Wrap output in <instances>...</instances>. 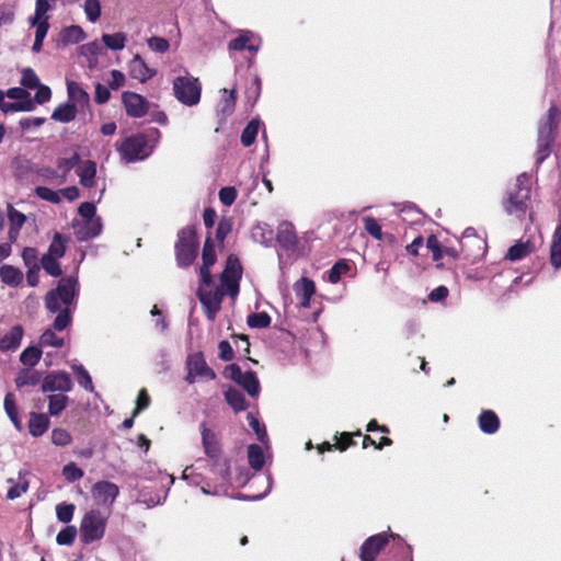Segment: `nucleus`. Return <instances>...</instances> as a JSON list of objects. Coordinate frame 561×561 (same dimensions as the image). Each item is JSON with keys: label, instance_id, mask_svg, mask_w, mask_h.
Masks as SVG:
<instances>
[{"label": "nucleus", "instance_id": "obj_1", "mask_svg": "<svg viewBox=\"0 0 561 561\" xmlns=\"http://www.w3.org/2000/svg\"><path fill=\"white\" fill-rule=\"evenodd\" d=\"M241 275L242 267L238 257L229 255L226 262V267L220 275V285H215L211 277L207 284L199 279L197 296L205 309L208 320L213 321L215 319L226 294L231 297H236L238 295Z\"/></svg>", "mask_w": 561, "mask_h": 561}, {"label": "nucleus", "instance_id": "obj_2", "mask_svg": "<svg viewBox=\"0 0 561 561\" xmlns=\"http://www.w3.org/2000/svg\"><path fill=\"white\" fill-rule=\"evenodd\" d=\"M78 294V280L75 277L61 278L56 289L47 293L45 298L46 308L50 312H58L54 328L62 331L70 322L68 306L71 305Z\"/></svg>", "mask_w": 561, "mask_h": 561}, {"label": "nucleus", "instance_id": "obj_3", "mask_svg": "<svg viewBox=\"0 0 561 561\" xmlns=\"http://www.w3.org/2000/svg\"><path fill=\"white\" fill-rule=\"evenodd\" d=\"M559 116V108L556 105H551L548 110L547 116L539 122L536 150L537 164L542 163L551 152Z\"/></svg>", "mask_w": 561, "mask_h": 561}, {"label": "nucleus", "instance_id": "obj_4", "mask_svg": "<svg viewBox=\"0 0 561 561\" xmlns=\"http://www.w3.org/2000/svg\"><path fill=\"white\" fill-rule=\"evenodd\" d=\"M529 199V178L524 173L517 178L516 185L507 193V197L504 201V209L508 215L523 219L527 215Z\"/></svg>", "mask_w": 561, "mask_h": 561}, {"label": "nucleus", "instance_id": "obj_5", "mask_svg": "<svg viewBox=\"0 0 561 561\" xmlns=\"http://www.w3.org/2000/svg\"><path fill=\"white\" fill-rule=\"evenodd\" d=\"M198 241L194 227H186L179 231L175 243L176 263L181 267L190 266L197 257Z\"/></svg>", "mask_w": 561, "mask_h": 561}, {"label": "nucleus", "instance_id": "obj_6", "mask_svg": "<svg viewBox=\"0 0 561 561\" xmlns=\"http://www.w3.org/2000/svg\"><path fill=\"white\" fill-rule=\"evenodd\" d=\"M173 93L179 102L186 106L198 104L202 93L199 80L191 75L176 77L173 82Z\"/></svg>", "mask_w": 561, "mask_h": 561}, {"label": "nucleus", "instance_id": "obj_7", "mask_svg": "<svg viewBox=\"0 0 561 561\" xmlns=\"http://www.w3.org/2000/svg\"><path fill=\"white\" fill-rule=\"evenodd\" d=\"M107 523V515L99 510H91L84 514L80 525V536L84 543H91L103 538Z\"/></svg>", "mask_w": 561, "mask_h": 561}, {"label": "nucleus", "instance_id": "obj_8", "mask_svg": "<svg viewBox=\"0 0 561 561\" xmlns=\"http://www.w3.org/2000/svg\"><path fill=\"white\" fill-rule=\"evenodd\" d=\"M117 150L123 160L134 162L144 160L152 152V147L148 144L145 135H134L119 144Z\"/></svg>", "mask_w": 561, "mask_h": 561}, {"label": "nucleus", "instance_id": "obj_9", "mask_svg": "<svg viewBox=\"0 0 561 561\" xmlns=\"http://www.w3.org/2000/svg\"><path fill=\"white\" fill-rule=\"evenodd\" d=\"M187 376L185 380L188 383H194L197 378L205 380H213L216 378V374L211 368L208 367L202 353H195L187 358Z\"/></svg>", "mask_w": 561, "mask_h": 561}, {"label": "nucleus", "instance_id": "obj_10", "mask_svg": "<svg viewBox=\"0 0 561 561\" xmlns=\"http://www.w3.org/2000/svg\"><path fill=\"white\" fill-rule=\"evenodd\" d=\"M390 537L396 538L397 535L380 533L366 539L360 548V560L375 561L380 550L388 543Z\"/></svg>", "mask_w": 561, "mask_h": 561}, {"label": "nucleus", "instance_id": "obj_11", "mask_svg": "<svg viewBox=\"0 0 561 561\" xmlns=\"http://www.w3.org/2000/svg\"><path fill=\"white\" fill-rule=\"evenodd\" d=\"M122 101L128 116L140 118L149 110V102L140 94L126 91L122 94Z\"/></svg>", "mask_w": 561, "mask_h": 561}, {"label": "nucleus", "instance_id": "obj_12", "mask_svg": "<svg viewBox=\"0 0 561 561\" xmlns=\"http://www.w3.org/2000/svg\"><path fill=\"white\" fill-rule=\"evenodd\" d=\"M72 389V381L66 371L49 373L42 382L43 392H69Z\"/></svg>", "mask_w": 561, "mask_h": 561}, {"label": "nucleus", "instance_id": "obj_13", "mask_svg": "<svg viewBox=\"0 0 561 561\" xmlns=\"http://www.w3.org/2000/svg\"><path fill=\"white\" fill-rule=\"evenodd\" d=\"M93 499L101 505H111L118 496V486L110 481H99L91 490Z\"/></svg>", "mask_w": 561, "mask_h": 561}, {"label": "nucleus", "instance_id": "obj_14", "mask_svg": "<svg viewBox=\"0 0 561 561\" xmlns=\"http://www.w3.org/2000/svg\"><path fill=\"white\" fill-rule=\"evenodd\" d=\"M216 251H215V244L214 241L208 237L205 240L203 252H202V261L203 264L199 267V278L203 283L207 284V282L210 279V266H213L216 262Z\"/></svg>", "mask_w": 561, "mask_h": 561}, {"label": "nucleus", "instance_id": "obj_15", "mask_svg": "<svg viewBox=\"0 0 561 561\" xmlns=\"http://www.w3.org/2000/svg\"><path fill=\"white\" fill-rule=\"evenodd\" d=\"M76 234L79 240H88L100 234L102 231V222L100 217L82 220L76 226Z\"/></svg>", "mask_w": 561, "mask_h": 561}, {"label": "nucleus", "instance_id": "obj_16", "mask_svg": "<svg viewBox=\"0 0 561 561\" xmlns=\"http://www.w3.org/2000/svg\"><path fill=\"white\" fill-rule=\"evenodd\" d=\"M128 71L131 78L142 83L156 76V70L149 68L139 55H136L130 60L128 65Z\"/></svg>", "mask_w": 561, "mask_h": 561}, {"label": "nucleus", "instance_id": "obj_17", "mask_svg": "<svg viewBox=\"0 0 561 561\" xmlns=\"http://www.w3.org/2000/svg\"><path fill=\"white\" fill-rule=\"evenodd\" d=\"M67 92L68 103L75 104L76 108H84L89 105L90 96L78 82L67 80Z\"/></svg>", "mask_w": 561, "mask_h": 561}, {"label": "nucleus", "instance_id": "obj_18", "mask_svg": "<svg viewBox=\"0 0 561 561\" xmlns=\"http://www.w3.org/2000/svg\"><path fill=\"white\" fill-rule=\"evenodd\" d=\"M294 290L300 306L304 308L309 307L310 298L316 290L314 283L307 277H302L294 285Z\"/></svg>", "mask_w": 561, "mask_h": 561}, {"label": "nucleus", "instance_id": "obj_19", "mask_svg": "<svg viewBox=\"0 0 561 561\" xmlns=\"http://www.w3.org/2000/svg\"><path fill=\"white\" fill-rule=\"evenodd\" d=\"M49 423L46 414L32 412L28 420V432L33 437H39L48 430Z\"/></svg>", "mask_w": 561, "mask_h": 561}, {"label": "nucleus", "instance_id": "obj_20", "mask_svg": "<svg viewBox=\"0 0 561 561\" xmlns=\"http://www.w3.org/2000/svg\"><path fill=\"white\" fill-rule=\"evenodd\" d=\"M253 34L248 31H242L238 37L230 41L228 44L229 50H243L248 49L255 54L259 50V45L252 44Z\"/></svg>", "mask_w": 561, "mask_h": 561}, {"label": "nucleus", "instance_id": "obj_21", "mask_svg": "<svg viewBox=\"0 0 561 561\" xmlns=\"http://www.w3.org/2000/svg\"><path fill=\"white\" fill-rule=\"evenodd\" d=\"M23 336V328L21 325H14L1 340L0 350L12 351L16 350Z\"/></svg>", "mask_w": 561, "mask_h": 561}, {"label": "nucleus", "instance_id": "obj_22", "mask_svg": "<svg viewBox=\"0 0 561 561\" xmlns=\"http://www.w3.org/2000/svg\"><path fill=\"white\" fill-rule=\"evenodd\" d=\"M0 278L5 285L16 287L22 283L23 273L18 267L5 264L0 267Z\"/></svg>", "mask_w": 561, "mask_h": 561}, {"label": "nucleus", "instance_id": "obj_23", "mask_svg": "<svg viewBox=\"0 0 561 561\" xmlns=\"http://www.w3.org/2000/svg\"><path fill=\"white\" fill-rule=\"evenodd\" d=\"M277 242L285 249L293 248L297 242V237L294 230V227L284 222L278 227L277 236H276Z\"/></svg>", "mask_w": 561, "mask_h": 561}, {"label": "nucleus", "instance_id": "obj_24", "mask_svg": "<svg viewBox=\"0 0 561 561\" xmlns=\"http://www.w3.org/2000/svg\"><path fill=\"white\" fill-rule=\"evenodd\" d=\"M480 430L485 434H494L500 426L496 414L491 410H485L479 415Z\"/></svg>", "mask_w": 561, "mask_h": 561}, {"label": "nucleus", "instance_id": "obj_25", "mask_svg": "<svg viewBox=\"0 0 561 561\" xmlns=\"http://www.w3.org/2000/svg\"><path fill=\"white\" fill-rule=\"evenodd\" d=\"M96 174V164L93 161L83 162L78 169V175L80 178L81 185L85 187H92L94 184V178Z\"/></svg>", "mask_w": 561, "mask_h": 561}, {"label": "nucleus", "instance_id": "obj_26", "mask_svg": "<svg viewBox=\"0 0 561 561\" xmlns=\"http://www.w3.org/2000/svg\"><path fill=\"white\" fill-rule=\"evenodd\" d=\"M7 482L9 484H11V486L7 493V499L11 500V501L15 500V499L20 497L22 494H24L28 490V486H30L27 479H25V477L22 474V472H20V474H19L18 482H15L14 479H12V478L8 479Z\"/></svg>", "mask_w": 561, "mask_h": 561}, {"label": "nucleus", "instance_id": "obj_27", "mask_svg": "<svg viewBox=\"0 0 561 561\" xmlns=\"http://www.w3.org/2000/svg\"><path fill=\"white\" fill-rule=\"evenodd\" d=\"M533 251L534 244L530 241H519L508 249L506 257L511 261H518L529 255Z\"/></svg>", "mask_w": 561, "mask_h": 561}, {"label": "nucleus", "instance_id": "obj_28", "mask_svg": "<svg viewBox=\"0 0 561 561\" xmlns=\"http://www.w3.org/2000/svg\"><path fill=\"white\" fill-rule=\"evenodd\" d=\"M41 379L42 375L39 371L32 368H25L18 374L15 378V385L18 388L24 386H36Z\"/></svg>", "mask_w": 561, "mask_h": 561}, {"label": "nucleus", "instance_id": "obj_29", "mask_svg": "<svg viewBox=\"0 0 561 561\" xmlns=\"http://www.w3.org/2000/svg\"><path fill=\"white\" fill-rule=\"evenodd\" d=\"M77 108L75 104L65 103L56 107L51 114V118L61 123H69L75 119Z\"/></svg>", "mask_w": 561, "mask_h": 561}, {"label": "nucleus", "instance_id": "obj_30", "mask_svg": "<svg viewBox=\"0 0 561 561\" xmlns=\"http://www.w3.org/2000/svg\"><path fill=\"white\" fill-rule=\"evenodd\" d=\"M202 440L205 454L209 457H216L219 453V448L214 432L203 426Z\"/></svg>", "mask_w": 561, "mask_h": 561}, {"label": "nucleus", "instance_id": "obj_31", "mask_svg": "<svg viewBox=\"0 0 561 561\" xmlns=\"http://www.w3.org/2000/svg\"><path fill=\"white\" fill-rule=\"evenodd\" d=\"M227 403L236 411H244L248 408L243 393L237 389L230 388L225 392Z\"/></svg>", "mask_w": 561, "mask_h": 561}, {"label": "nucleus", "instance_id": "obj_32", "mask_svg": "<svg viewBox=\"0 0 561 561\" xmlns=\"http://www.w3.org/2000/svg\"><path fill=\"white\" fill-rule=\"evenodd\" d=\"M251 397H257L260 393V382L253 371H244V375L238 382Z\"/></svg>", "mask_w": 561, "mask_h": 561}, {"label": "nucleus", "instance_id": "obj_33", "mask_svg": "<svg viewBox=\"0 0 561 561\" xmlns=\"http://www.w3.org/2000/svg\"><path fill=\"white\" fill-rule=\"evenodd\" d=\"M102 42L111 50H122L126 46L127 35L123 32L103 34Z\"/></svg>", "mask_w": 561, "mask_h": 561}, {"label": "nucleus", "instance_id": "obj_34", "mask_svg": "<svg viewBox=\"0 0 561 561\" xmlns=\"http://www.w3.org/2000/svg\"><path fill=\"white\" fill-rule=\"evenodd\" d=\"M4 410L11 422L13 423L14 427L21 432L22 431V423L19 419V412L18 407L15 404L14 396L12 393H7L4 398Z\"/></svg>", "mask_w": 561, "mask_h": 561}, {"label": "nucleus", "instance_id": "obj_35", "mask_svg": "<svg viewBox=\"0 0 561 561\" xmlns=\"http://www.w3.org/2000/svg\"><path fill=\"white\" fill-rule=\"evenodd\" d=\"M69 398L66 394H50L48 396V413L51 416L59 415L67 407Z\"/></svg>", "mask_w": 561, "mask_h": 561}, {"label": "nucleus", "instance_id": "obj_36", "mask_svg": "<svg viewBox=\"0 0 561 561\" xmlns=\"http://www.w3.org/2000/svg\"><path fill=\"white\" fill-rule=\"evenodd\" d=\"M222 93H224V96H222L221 101L219 102L218 111L222 115L227 116V115H230L234 110L236 101H237V92L234 89H231L229 92L227 91V89H224Z\"/></svg>", "mask_w": 561, "mask_h": 561}, {"label": "nucleus", "instance_id": "obj_37", "mask_svg": "<svg viewBox=\"0 0 561 561\" xmlns=\"http://www.w3.org/2000/svg\"><path fill=\"white\" fill-rule=\"evenodd\" d=\"M85 38V33L79 25H71L61 32V39L66 44H77Z\"/></svg>", "mask_w": 561, "mask_h": 561}, {"label": "nucleus", "instance_id": "obj_38", "mask_svg": "<svg viewBox=\"0 0 561 561\" xmlns=\"http://www.w3.org/2000/svg\"><path fill=\"white\" fill-rule=\"evenodd\" d=\"M66 242L67 238L65 236L56 233L46 254L57 259L62 257L66 253Z\"/></svg>", "mask_w": 561, "mask_h": 561}, {"label": "nucleus", "instance_id": "obj_39", "mask_svg": "<svg viewBox=\"0 0 561 561\" xmlns=\"http://www.w3.org/2000/svg\"><path fill=\"white\" fill-rule=\"evenodd\" d=\"M249 465L254 470H260L264 466V454L259 445H250L248 447Z\"/></svg>", "mask_w": 561, "mask_h": 561}, {"label": "nucleus", "instance_id": "obj_40", "mask_svg": "<svg viewBox=\"0 0 561 561\" xmlns=\"http://www.w3.org/2000/svg\"><path fill=\"white\" fill-rule=\"evenodd\" d=\"M550 260H551V264L554 267H557V268L561 267V224L556 229V232L553 236Z\"/></svg>", "mask_w": 561, "mask_h": 561}, {"label": "nucleus", "instance_id": "obj_41", "mask_svg": "<svg viewBox=\"0 0 561 561\" xmlns=\"http://www.w3.org/2000/svg\"><path fill=\"white\" fill-rule=\"evenodd\" d=\"M82 55L88 58L89 66L94 67L98 64V57L102 51V45L96 42H90L81 47Z\"/></svg>", "mask_w": 561, "mask_h": 561}, {"label": "nucleus", "instance_id": "obj_42", "mask_svg": "<svg viewBox=\"0 0 561 561\" xmlns=\"http://www.w3.org/2000/svg\"><path fill=\"white\" fill-rule=\"evenodd\" d=\"M259 128H260V122L256 119H252L245 126V128L243 129V131L241 134V142L244 147H249L254 142L255 137L259 131Z\"/></svg>", "mask_w": 561, "mask_h": 561}, {"label": "nucleus", "instance_id": "obj_43", "mask_svg": "<svg viewBox=\"0 0 561 561\" xmlns=\"http://www.w3.org/2000/svg\"><path fill=\"white\" fill-rule=\"evenodd\" d=\"M73 371L77 374V380L80 386H82L87 391L93 392L94 387L92 383V378L88 370L82 365H72Z\"/></svg>", "mask_w": 561, "mask_h": 561}, {"label": "nucleus", "instance_id": "obj_44", "mask_svg": "<svg viewBox=\"0 0 561 561\" xmlns=\"http://www.w3.org/2000/svg\"><path fill=\"white\" fill-rule=\"evenodd\" d=\"M41 265L44 268V271L50 276L57 277L60 276L62 273L57 257L44 254L41 260Z\"/></svg>", "mask_w": 561, "mask_h": 561}, {"label": "nucleus", "instance_id": "obj_45", "mask_svg": "<svg viewBox=\"0 0 561 561\" xmlns=\"http://www.w3.org/2000/svg\"><path fill=\"white\" fill-rule=\"evenodd\" d=\"M41 357L42 351L35 346H30L22 352L20 360L22 364L33 367L39 362Z\"/></svg>", "mask_w": 561, "mask_h": 561}, {"label": "nucleus", "instance_id": "obj_46", "mask_svg": "<svg viewBox=\"0 0 561 561\" xmlns=\"http://www.w3.org/2000/svg\"><path fill=\"white\" fill-rule=\"evenodd\" d=\"M83 11L87 19L95 23L101 16V3L99 0H85L83 4Z\"/></svg>", "mask_w": 561, "mask_h": 561}, {"label": "nucleus", "instance_id": "obj_47", "mask_svg": "<svg viewBox=\"0 0 561 561\" xmlns=\"http://www.w3.org/2000/svg\"><path fill=\"white\" fill-rule=\"evenodd\" d=\"M0 110L3 113H10V112H30L34 110V102L33 101H25L24 103H11V102H2V105L0 106Z\"/></svg>", "mask_w": 561, "mask_h": 561}, {"label": "nucleus", "instance_id": "obj_48", "mask_svg": "<svg viewBox=\"0 0 561 561\" xmlns=\"http://www.w3.org/2000/svg\"><path fill=\"white\" fill-rule=\"evenodd\" d=\"M77 534L78 530L75 526H67L58 533L56 541L60 546H70L75 541Z\"/></svg>", "mask_w": 561, "mask_h": 561}, {"label": "nucleus", "instance_id": "obj_49", "mask_svg": "<svg viewBox=\"0 0 561 561\" xmlns=\"http://www.w3.org/2000/svg\"><path fill=\"white\" fill-rule=\"evenodd\" d=\"M247 322L251 328L263 329L270 325L271 317L266 312L252 313L248 317Z\"/></svg>", "mask_w": 561, "mask_h": 561}, {"label": "nucleus", "instance_id": "obj_50", "mask_svg": "<svg viewBox=\"0 0 561 561\" xmlns=\"http://www.w3.org/2000/svg\"><path fill=\"white\" fill-rule=\"evenodd\" d=\"M76 506L73 504L60 503L56 506V515L59 522L69 523L73 518Z\"/></svg>", "mask_w": 561, "mask_h": 561}, {"label": "nucleus", "instance_id": "obj_51", "mask_svg": "<svg viewBox=\"0 0 561 561\" xmlns=\"http://www.w3.org/2000/svg\"><path fill=\"white\" fill-rule=\"evenodd\" d=\"M35 193L39 198L50 202L53 204H59L61 202L59 191H54L46 186H37L35 188Z\"/></svg>", "mask_w": 561, "mask_h": 561}, {"label": "nucleus", "instance_id": "obj_52", "mask_svg": "<svg viewBox=\"0 0 561 561\" xmlns=\"http://www.w3.org/2000/svg\"><path fill=\"white\" fill-rule=\"evenodd\" d=\"M348 264L344 261L335 263L328 273V280L331 284H336L341 279V276L348 271Z\"/></svg>", "mask_w": 561, "mask_h": 561}, {"label": "nucleus", "instance_id": "obj_53", "mask_svg": "<svg viewBox=\"0 0 561 561\" xmlns=\"http://www.w3.org/2000/svg\"><path fill=\"white\" fill-rule=\"evenodd\" d=\"M83 474V470L77 467L75 462H70L62 468V476L69 482L80 480Z\"/></svg>", "mask_w": 561, "mask_h": 561}, {"label": "nucleus", "instance_id": "obj_54", "mask_svg": "<svg viewBox=\"0 0 561 561\" xmlns=\"http://www.w3.org/2000/svg\"><path fill=\"white\" fill-rule=\"evenodd\" d=\"M21 84L27 89H34L41 83L35 71L31 68H25L22 71Z\"/></svg>", "mask_w": 561, "mask_h": 561}, {"label": "nucleus", "instance_id": "obj_55", "mask_svg": "<svg viewBox=\"0 0 561 561\" xmlns=\"http://www.w3.org/2000/svg\"><path fill=\"white\" fill-rule=\"evenodd\" d=\"M147 44L151 50L160 54L167 53L170 48L169 41L159 36L148 38Z\"/></svg>", "mask_w": 561, "mask_h": 561}, {"label": "nucleus", "instance_id": "obj_56", "mask_svg": "<svg viewBox=\"0 0 561 561\" xmlns=\"http://www.w3.org/2000/svg\"><path fill=\"white\" fill-rule=\"evenodd\" d=\"M51 443L56 446H67L71 443V435L64 428H55L51 432Z\"/></svg>", "mask_w": 561, "mask_h": 561}, {"label": "nucleus", "instance_id": "obj_57", "mask_svg": "<svg viewBox=\"0 0 561 561\" xmlns=\"http://www.w3.org/2000/svg\"><path fill=\"white\" fill-rule=\"evenodd\" d=\"M39 342L44 346L61 347L64 340L58 337L50 329L46 330L39 339Z\"/></svg>", "mask_w": 561, "mask_h": 561}, {"label": "nucleus", "instance_id": "obj_58", "mask_svg": "<svg viewBox=\"0 0 561 561\" xmlns=\"http://www.w3.org/2000/svg\"><path fill=\"white\" fill-rule=\"evenodd\" d=\"M365 230L375 239L380 240L382 237L380 225L373 217L364 218Z\"/></svg>", "mask_w": 561, "mask_h": 561}, {"label": "nucleus", "instance_id": "obj_59", "mask_svg": "<svg viewBox=\"0 0 561 561\" xmlns=\"http://www.w3.org/2000/svg\"><path fill=\"white\" fill-rule=\"evenodd\" d=\"M5 95L11 100H15V103L33 101L30 96V93L21 88H11L7 91Z\"/></svg>", "mask_w": 561, "mask_h": 561}, {"label": "nucleus", "instance_id": "obj_60", "mask_svg": "<svg viewBox=\"0 0 561 561\" xmlns=\"http://www.w3.org/2000/svg\"><path fill=\"white\" fill-rule=\"evenodd\" d=\"M30 23L32 24V26L36 27L35 38L38 41H44L49 28L48 20H30Z\"/></svg>", "mask_w": 561, "mask_h": 561}, {"label": "nucleus", "instance_id": "obj_61", "mask_svg": "<svg viewBox=\"0 0 561 561\" xmlns=\"http://www.w3.org/2000/svg\"><path fill=\"white\" fill-rule=\"evenodd\" d=\"M49 9L50 5L48 3V0H36L35 12L30 20H48L47 12L49 11Z\"/></svg>", "mask_w": 561, "mask_h": 561}, {"label": "nucleus", "instance_id": "obj_62", "mask_svg": "<svg viewBox=\"0 0 561 561\" xmlns=\"http://www.w3.org/2000/svg\"><path fill=\"white\" fill-rule=\"evenodd\" d=\"M237 198V191L234 187L226 186L219 191V199L226 206H231Z\"/></svg>", "mask_w": 561, "mask_h": 561}, {"label": "nucleus", "instance_id": "obj_63", "mask_svg": "<svg viewBox=\"0 0 561 561\" xmlns=\"http://www.w3.org/2000/svg\"><path fill=\"white\" fill-rule=\"evenodd\" d=\"M426 247L433 253V260L438 261L443 257V249L435 236H430L426 240Z\"/></svg>", "mask_w": 561, "mask_h": 561}, {"label": "nucleus", "instance_id": "obj_64", "mask_svg": "<svg viewBox=\"0 0 561 561\" xmlns=\"http://www.w3.org/2000/svg\"><path fill=\"white\" fill-rule=\"evenodd\" d=\"M22 260L27 267L39 266L37 264V251L34 248H24L22 251Z\"/></svg>", "mask_w": 561, "mask_h": 561}]
</instances>
